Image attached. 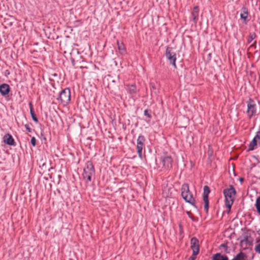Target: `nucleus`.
<instances>
[{
    "mask_svg": "<svg viewBox=\"0 0 260 260\" xmlns=\"http://www.w3.org/2000/svg\"><path fill=\"white\" fill-rule=\"evenodd\" d=\"M255 44H256V41L254 42V44H252L250 47H252L253 46H254L255 48Z\"/></svg>",
    "mask_w": 260,
    "mask_h": 260,
    "instance_id": "obj_31",
    "label": "nucleus"
},
{
    "mask_svg": "<svg viewBox=\"0 0 260 260\" xmlns=\"http://www.w3.org/2000/svg\"><path fill=\"white\" fill-rule=\"evenodd\" d=\"M199 242L197 238L193 237L190 240V248L193 252V255H197L199 252Z\"/></svg>",
    "mask_w": 260,
    "mask_h": 260,
    "instance_id": "obj_9",
    "label": "nucleus"
},
{
    "mask_svg": "<svg viewBox=\"0 0 260 260\" xmlns=\"http://www.w3.org/2000/svg\"><path fill=\"white\" fill-rule=\"evenodd\" d=\"M255 37V35L254 34L250 35V39L251 41L254 39Z\"/></svg>",
    "mask_w": 260,
    "mask_h": 260,
    "instance_id": "obj_29",
    "label": "nucleus"
},
{
    "mask_svg": "<svg viewBox=\"0 0 260 260\" xmlns=\"http://www.w3.org/2000/svg\"><path fill=\"white\" fill-rule=\"evenodd\" d=\"M117 45L118 46V49L119 51V53L122 55L125 54L126 53V50L124 47L123 43L122 42L117 41Z\"/></svg>",
    "mask_w": 260,
    "mask_h": 260,
    "instance_id": "obj_18",
    "label": "nucleus"
},
{
    "mask_svg": "<svg viewBox=\"0 0 260 260\" xmlns=\"http://www.w3.org/2000/svg\"><path fill=\"white\" fill-rule=\"evenodd\" d=\"M63 105H68L71 101V92L69 88H66L62 90L57 99Z\"/></svg>",
    "mask_w": 260,
    "mask_h": 260,
    "instance_id": "obj_4",
    "label": "nucleus"
},
{
    "mask_svg": "<svg viewBox=\"0 0 260 260\" xmlns=\"http://www.w3.org/2000/svg\"><path fill=\"white\" fill-rule=\"evenodd\" d=\"M29 108H30V113L31 116L33 120L34 121H35L36 122H38V118H37L36 115L34 111L32 104L31 103H29Z\"/></svg>",
    "mask_w": 260,
    "mask_h": 260,
    "instance_id": "obj_20",
    "label": "nucleus"
},
{
    "mask_svg": "<svg viewBox=\"0 0 260 260\" xmlns=\"http://www.w3.org/2000/svg\"><path fill=\"white\" fill-rule=\"evenodd\" d=\"M256 104L253 100L249 99L247 102V113L250 118L255 115L256 114Z\"/></svg>",
    "mask_w": 260,
    "mask_h": 260,
    "instance_id": "obj_6",
    "label": "nucleus"
},
{
    "mask_svg": "<svg viewBox=\"0 0 260 260\" xmlns=\"http://www.w3.org/2000/svg\"><path fill=\"white\" fill-rule=\"evenodd\" d=\"M145 139L143 136H139L137 141V149L139 157H142V149Z\"/></svg>",
    "mask_w": 260,
    "mask_h": 260,
    "instance_id": "obj_8",
    "label": "nucleus"
},
{
    "mask_svg": "<svg viewBox=\"0 0 260 260\" xmlns=\"http://www.w3.org/2000/svg\"><path fill=\"white\" fill-rule=\"evenodd\" d=\"M212 260H228V257L226 255L218 253L213 256Z\"/></svg>",
    "mask_w": 260,
    "mask_h": 260,
    "instance_id": "obj_19",
    "label": "nucleus"
},
{
    "mask_svg": "<svg viewBox=\"0 0 260 260\" xmlns=\"http://www.w3.org/2000/svg\"><path fill=\"white\" fill-rule=\"evenodd\" d=\"M255 207L257 212L260 214V196L258 197L256 199Z\"/></svg>",
    "mask_w": 260,
    "mask_h": 260,
    "instance_id": "obj_22",
    "label": "nucleus"
},
{
    "mask_svg": "<svg viewBox=\"0 0 260 260\" xmlns=\"http://www.w3.org/2000/svg\"><path fill=\"white\" fill-rule=\"evenodd\" d=\"M181 196L187 203L194 206L195 200L189 191V185L187 183L183 184L181 186Z\"/></svg>",
    "mask_w": 260,
    "mask_h": 260,
    "instance_id": "obj_2",
    "label": "nucleus"
},
{
    "mask_svg": "<svg viewBox=\"0 0 260 260\" xmlns=\"http://www.w3.org/2000/svg\"><path fill=\"white\" fill-rule=\"evenodd\" d=\"M239 180L240 182H242L244 181V179L243 178H240Z\"/></svg>",
    "mask_w": 260,
    "mask_h": 260,
    "instance_id": "obj_30",
    "label": "nucleus"
},
{
    "mask_svg": "<svg viewBox=\"0 0 260 260\" xmlns=\"http://www.w3.org/2000/svg\"><path fill=\"white\" fill-rule=\"evenodd\" d=\"M242 11L243 13L240 14L241 18L245 20L247 18L248 15L247 9L246 8L243 7L242 9Z\"/></svg>",
    "mask_w": 260,
    "mask_h": 260,
    "instance_id": "obj_21",
    "label": "nucleus"
},
{
    "mask_svg": "<svg viewBox=\"0 0 260 260\" xmlns=\"http://www.w3.org/2000/svg\"><path fill=\"white\" fill-rule=\"evenodd\" d=\"M221 246H223V247H225L226 246V245L225 244H222Z\"/></svg>",
    "mask_w": 260,
    "mask_h": 260,
    "instance_id": "obj_33",
    "label": "nucleus"
},
{
    "mask_svg": "<svg viewBox=\"0 0 260 260\" xmlns=\"http://www.w3.org/2000/svg\"><path fill=\"white\" fill-rule=\"evenodd\" d=\"M125 88L127 92L131 94L132 98H134L136 95L137 90L135 85H126Z\"/></svg>",
    "mask_w": 260,
    "mask_h": 260,
    "instance_id": "obj_14",
    "label": "nucleus"
},
{
    "mask_svg": "<svg viewBox=\"0 0 260 260\" xmlns=\"http://www.w3.org/2000/svg\"><path fill=\"white\" fill-rule=\"evenodd\" d=\"M252 242V238L249 235H245L243 239L240 241V244L242 247H244V248H246L248 246L251 245Z\"/></svg>",
    "mask_w": 260,
    "mask_h": 260,
    "instance_id": "obj_11",
    "label": "nucleus"
},
{
    "mask_svg": "<svg viewBox=\"0 0 260 260\" xmlns=\"http://www.w3.org/2000/svg\"><path fill=\"white\" fill-rule=\"evenodd\" d=\"M163 167L167 170L170 169L172 167L173 159L170 156H165L161 158Z\"/></svg>",
    "mask_w": 260,
    "mask_h": 260,
    "instance_id": "obj_10",
    "label": "nucleus"
},
{
    "mask_svg": "<svg viewBox=\"0 0 260 260\" xmlns=\"http://www.w3.org/2000/svg\"><path fill=\"white\" fill-rule=\"evenodd\" d=\"M196 256L197 255H193V252H192V254L189 258L191 260H194L196 258Z\"/></svg>",
    "mask_w": 260,
    "mask_h": 260,
    "instance_id": "obj_28",
    "label": "nucleus"
},
{
    "mask_svg": "<svg viewBox=\"0 0 260 260\" xmlns=\"http://www.w3.org/2000/svg\"><path fill=\"white\" fill-rule=\"evenodd\" d=\"M166 56L169 60L170 63H171L175 68H176V53L173 51L172 48L167 47L166 51Z\"/></svg>",
    "mask_w": 260,
    "mask_h": 260,
    "instance_id": "obj_5",
    "label": "nucleus"
},
{
    "mask_svg": "<svg viewBox=\"0 0 260 260\" xmlns=\"http://www.w3.org/2000/svg\"><path fill=\"white\" fill-rule=\"evenodd\" d=\"M10 91V87L7 84H3L0 85V92L2 95H5L8 94Z\"/></svg>",
    "mask_w": 260,
    "mask_h": 260,
    "instance_id": "obj_15",
    "label": "nucleus"
},
{
    "mask_svg": "<svg viewBox=\"0 0 260 260\" xmlns=\"http://www.w3.org/2000/svg\"><path fill=\"white\" fill-rule=\"evenodd\" d=\"M71 60H72V65L73 66H74L75 68H77L78 67H79L80 68H83V66L82 64L78 66V64H77L78 61V60H75V59L73 58H71Z\"/></svg>",
    "mask_w": 260,
    "mask_h": 260,
    "instance_id": "obj_23",
    "label": "nucleus"
},
{
    "mask_svg": "<svg viewBox=\"0 0 260 260\" xmlns=\"http://www.w3.org/2000/svg\"><path fill=\"white\" fill-rule=\"evenodd\" d=\"M223 193L225 197V206L229 209V213L234 202L236 191L233 185H230L228 188L223 190Z\"/></svg>",
    "mask_w": 260,
    "mask_h": 260,
    "instance_id": "obj_1",
    "label": "nucleus"
},
{
    "mask_svg": "<svg viewBox=\"0 0 260 260\" xmlns=\"http://www.w3.org/2000/svg\"><path fill=\"white\" fill-rule=\"evenodd\" d=\"M3 141L7 145L11 146L15 145V143L14 139L13 138L12 136L9 134H7L4 136Z\"/></svg>",
    "mask_w": 260,
    "mask_h": 260,
    "instance_id": "obj_13",
    "label": "nucleus"
},
{
    "mask_svg": "<svg viewBox=\"0 0 260 260\" xmlns=\"http://www.w3.org/2000/svg\"><path fill=\"white\" fill-rule=\"evenodd\" d=\"M231 260H247V256L245 253L240 252Z\"/></svg>",
    "mask_w": 260,
    "mask_h": 260,
    "instance_id": "obj_16",
    "label": "nucleus"
},
{
    "mask_svg": "<svg viewBox=\"0 0 260 260\" xmlns=\"http://www.w3.org/2000/svg\"><path fill=\"white\" fill-rule=\"evenodd\" d=\"M260 140V131L257 132L256 135L249 145L248 151L253 150L257 145V142Z\"/></svg>",
    "mask_w": 260,
    "mask_h": 260,
    "instance_id": "obj_12",
    "label": "nucleus"
},
{
    "mask_svg": "<svg viewBox=\"0 0 260 260\" xmlns=\"http://www.w3.org/2000/svg\"><path fill=\"white\" fill-rule=\"evenodd\" d=\"M187 214L188 215V216H189V217H190V213L189 212H187Z\"/></svg>",
    "mask_w": 260,
    "mask_h": 260,
    "instance_id": "obj_32",
    "label": "nucleus"
},
{
    "mask_svg": "<svg viewBox=\"0 0 260 260\" xmlns=\"http://www.w3.org/2000/svg\"><path fill=\"white\" fill-rule=\"evenodd\" d=\"M144 115L146 116H147L149 118H150L151 117V116L148 113V111L147 110H145L144 111Z\"/></svg>",
    "mask_w": 260,
    "mask_h": 260,
    "instance_id": "obj_27",
    "label": "nucleus"
},
{
    "mask_svg": "<svg viewBox=\"0 0 260 260\" xmlns=\"http://www.w3.org/2000/svg\"><path fill=\"white\" fill-rule=\"evenodd\" d=\"M25 127L26 129V130L29 132V133H31L32 132V129L30 128V126H29V124H26L25 125Z\"/></svg>",
    "mask_w": 260,
    "mask_h": 260,
    "instance_id": "obj_26",
    "label": "nucleus"
},
{
    "mask_svg": "<svg viewBox=\"0 0 260 260\" xmlns=\"http://www.w3.org/2000/svg\"><path fill=\"white\" fill-rule=\"evenodd\" d=\"M210 192V190L209 187L207 185L204 186L203 192V201L204 203V208L206 213L208 212L209 209L208 194Z\"/></svg>",
    "mask_w": 260,
    "mask_h": 260,
    "instance_id": "obj_7",
    "label": "nucleus"
},
{
    "mask_svg": "<svg viewBox=\"0 0 260 260\" xmlns=\"http://www.w3.org/2000/svg\"><path fill=\"white\" fill-rule=\"evenodd\" d=\"M95 174V170L92 163L88 161L86 164L83 169V173L82 174L84 179H87L89 182L91 180V177Z\"/></svg>",
    "mask_w": 260,
    "mask_h": 260,
    "instance_id": "obj_3",
    "label": "nucleus"
},
{
    "mask_svg": "<svg viewBox=\"0 0 260 260\" xmlns=\"http://www.w3.org/2000/svg\"><path fill=\"white\" fill-rule=\"evenodd\" d=\"M192 20L194 23H197L198 20L199 16V7L196 6L193 8V11L192 12Z\"/></svg>",
    "mask_w": 260,
    "mask_h": 260,
    "instance_id": "obj_17",
    "label": "nucleus"
},
{
    "mask_svg": "<svg viewBox=\"0 0 260 260\" xmlns=\"http://www.w3.org/2000/svg\"><path fill=\"white\" fill-rule=\"evenodd\" d=\"M254 250L256 252L260 254V243L255 246Z\"/></svg>",
    "mask_w": 260,
    "mask_h": 260,
    "instance_id": "obj_24",
    "label": "nucleus"
},
{
    "mask_svg": "<svg viewBox=\"0 0 260 260\" xmlns=\"http://www.w3.org/2000/svg\"><path fill=\"white\" fill-rule=\"evenodd\" d=\"M31 144L32 146H35L36 145V138L33 137L31 138L30 140Z\"/></svg>",
    "mask_w": 260,
    "mask_h": 260,
    "instance_id": "obj_25",
    "label": "nucleus"
}]
</instances>
